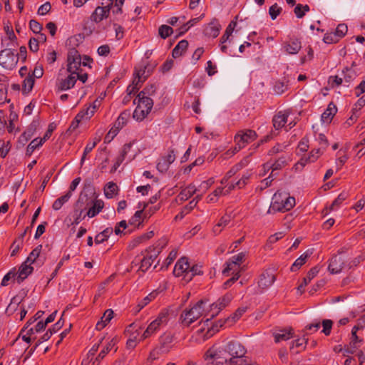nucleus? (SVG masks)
<instances>
[{
    "instance_id": "60",
    "label": "nucleus",
    "mask_w": 365,
    "mask_h": 365,
    "mask_svg": "<svg viewBox=\"0 0 365 365\" xmlns=\"http://www.w3.org/2000/svg\"><path fill=\"white\" fill-rule=\"evenodd\" d=\"M246 254L245 252H240L236 255L232 256L230 259L241 267V264L245 261Z\"/></svg>"
},
{
    "instance_id": "53",
    "label": "nucleus",
    "mask_w": 365,
    "mask_h": 365,
    "mask_svg": "<svg viewBox=\"0 0 365 365\" xmlns=\"http://www.w3.org/2000/svg\"><path fill=\"white\" fill-rule=\"evenodd\" d=\"M34 78L32 76H28L24 80V90L26 92H30L34 85Z\"/></svg>"
},
{
    "instance_id": "38",
    "label": "nucleus",
    "mask_w": 365,
    "mask_h": 365,
    "mask_svg": "<svg viewBox=\"0 0 365 365\" xmlns=\"http://www.w3.org/2000/svg\"><path fill=\"white\" fill-rule=\"evenodd\" d=\"M113 232L112 227H107L100 233H98L95 237L96 244H101L106 241L110 235Z\"/></svg>"
},
{
    "instance_id": "56",
    "label": "nucleus",
    "mask_w": 365,
    "mask_h": 365,
    "mask_svg": "<svg viewBox=\"0 0 365 365\" xmlns=\"http://www.w3.org/2000/svg\"><path fill=\"white\" fill-rule=\"evenodd\" d=\"M288 88V84L284 82L278 81L276 82L274 90L277 94H282Z\"/></svg>"
},
{
    "instance_id": "18",
    "label": "nucleus",
    "mask_w": 365,
    "mask_h": 365,
    "mask_svg": "<svg viewBox=\"0 0 365 365\" xmlns=\"http://www.w3.org/2000/svg\"><path fill=\"white\" fill-rule=\"evenodd\" d=\"M42 245L37 246L29 255L25 261L30 264H34L38 267H41L44 262V258L41 256Z\"/></svg>"
},
{
    "instance_id": "17",
    "label": "nucleus",
    "mask_w": 365,
    "mask_h": 365,
    "mask_svg": "<svg viewBox=\"0 0 365 365\" xmlns=\"http://www.w3.org/2000/svg\"><path fill=\"white\" fill-rule=\"evenodd\" d=\"M282 48L288 54L294 55L302 48V43L297 38H290L283 43Z\"/></svg>"
},
{
    "instance_id": "11",
    "label": "nucleus",
    "mask_w": 365,
    "mask_h": 365,
    "mask_svg": "<svg viewBox=\"0 0 365 365\" xmlns=\"http://www.w3.org/2000/svg\"><path fill=\"white\" fill-rule=\"evenodd\" d=\"M223 347L230 357L244 356L246 354L245 348L237 341H230Z\"/></svg>"
},
{
    "instance_id": "43",
    "label": "nucleus",
    "mask_w": 365,
    "mask_h": 365,
    "mask_svg": "<svg viewBox=\"0 0 365 365\" xmlns=\"http://www.w3.org/2000/svg\"><path fill=\"white\" fill-rule=\"evenodd\" d=\"M96 106L90 105L86 109L81 110L78 115L81 116L82 120H89L96 111Z\"/></svg>"
},
{
    "instance_id": "20",
    "label": "nucleus",
    "mask_w": 365,
    "mask_h": 365,
    "mask_svg": "<svg viewBox=\"0 0 365 365\" xmlns=\"http://www.w3.org/2000/svg\"><path fill=\"white\" fill-rule=\"evenodd\" d=\"M275 281V275L272 269H267L264 272L259 278V286L262 289L270 287Z\"/></svg>"
},
{
    "instance_id": "32",
    "label": "nucleus",
    "mask_w": 365,
    "mask_h": 365,
    "mask_svg": "<svg viewBox=\"0 0 365 365\" xmlns=\"http://www.w3.org/2000/svg\"><path fill=\"white\" fill-rule=\"evenodd\" d=\"M113 312L112 309H107L101 319L97 322L96 328L98 330L103 329L107 324L113 319Z\"/></svg>"
},
{
    "instance_id": "33",
    "label": "nucleus",
    "mask_w": 365,
    "mask_h": 365,
    "mask_svg": "<svg viewBox=\"0 0 365 365\" xmlns=\"http://www.w3.org/2000/svg\"><path fill=\"white\" fill-rule=\"evenodd\" d=\"M203 274V271L202 269V266L200 264H190L189 271H187L185 274V282H190L193 277L196 275H201Z\"/></svg>"
},
{
    "instance_id": "58",
    "label": "nucleus",
    "mask_w": 365,
    "mask_h": 365,
    "mask_svg": "<svg viewBox=\"0 0 365 365\" xmlns=\"http://www.w3.org/2000/svg\"><path fill=\"white\" fill-rule=\"evenodd\" d=\"M282 8L279 7L277 4H273L269 7V14L272 19H275L277 16L280 14Z\"/></svg>"
},
{
    "instance_id": "27",
    "label": "nucleus",
    "mask_w": 365,
    "mask_h": 365,
    "mask_svg": "<svg viewBox=\"0 0 365 365\" xmlns=\"http://www.w3.org/2000/svg\"><path fill=\"white\" fill-rule=\"evenodd\" d=\"M199 189L193 184L188 185L185 188L182 189L177 197V200L180 202L185 201L190 198Z\"/></svg>"
},
{
    "instance_id": "23",
    "label": "nucleus",
    "mask_w": 365,
    "mask_h": 365,
    "mask_svg": "<svg viewBox=\"0 0 365 365\" xmlns=\"http://www.w3.org/2000/svg\"><path fill=\"white\" fill-rule=\"evenodd\" d=\"M289 113L287 111H279L273 118V126L276 130L286 127L288 121Z\"/></svg>"
},
{
    "instance_id": "10",
    "label": "nucleus",
    "mask_w": 365,
    "mask_h": 365,
    "mask_svg": "<svg viewBox=\"0 0 365 365\" xmlns=\"http://www.w3.org/2000/svg\"><path fill=\"white\" fill-rule=\"evenodd\" d=\"M117 344V339L115 338H113L110 339L103 349L101 351L98 356H96L95 359L91 358L88 361H83V364L84 365H98L101 360H102L106 354L110 351L113 349H114V352L117 351V347H115Z\"/></svg>"
},
{
    "instance_id": "8",
    "label": "nucleus",
    "mask_w": 365,
    "mask_h": 365,
    "mask_svg": "<svg viewBox=\"0 0 365 365\" xmlns=\"http://www.w3.org/2000/svg\"><path fill=\"white\" fill-rule=\"evenodd\" d=\"M19 54L11 48H5L0 51V65L6 69L12 70L19 61Z\"/></svg>"
},
{
    "instance_id": "22",
    "label": "nucleus",
    "mask_w": 365,
    "mask_h": 365,
    "mask_svg": "<svg viewBox=\"0 0 365 365\" xmlns=\"http://www.w3.org/2000/svg\"><path fill=\"white\" fill-rule=\"evenodd\" d=\"M91 207L86 212V215L89 218H92L99 214L104 207V202L101 200H94L91 202L87 201Z\"/></svg>"
},
{
    "instance_id": "6",
    "label": "nucleus",
    "mask_w": 365,
    "mask_h": 365,
    "mask_svg": "<svg viewBox=\"0 0 365 365\" xmlns=\"http://www.w3.org/2000/svg\"><path fill=\"white\" fill-rule=\"evenodd\" d=\"M90 58L85 56L83 61L78 51L75 48H70L67 56V71L71 73H74L81 71V66H88V62L90 61Z\"/></svg>"
},
{
    "instance_id": "31",
    "label": "nucleus",
    "mask_w": 365,
    "mask_h": 365,
    "mask_svg": "<svg viewBox=\"0 0 365 365\" xmlns=\"http://www.w3.org/2000/svg\"><path fill=\"white\" fill-rule=\"evenodd\" d=\"M242 268L230 259L227 261L225 264V268L222 270V273L227 276L230 274L235 275V274H240Z\"/></svg>"
},
{
    "instance_id": "63",
    "label": "nucleus",
    "mask_w": 365,
    "mask_h": 365,
    "mask_svg": "<svg viewBox=\"0 0 365 365\" xmlns=\"http://www.w3.org/2000/svg\"><path fill=\"white\" fill-rule=\"evenodd\" d=\"M17 274L16 272L14 270H11L9 271L6 274L4 275L2 281H1V285L2 286H7L9 284V282L15 277V276H16Z\"/></svg>"
},
{
    "instance_id": "41",
    "label": "nucleus",
    "mask_w": 365,
    "mask_h": 365,
    "mask_svg": "<svg viewBox=\"0 0 365 365\" xmlns=\"http://www.w3.org/2000/svg\"><path fill=\"white\" fill-rule=\"evenodd\" d=\"M118 191V186L113 182H109L104 188V194L108 199L113 198Z\"/></svg>"
},
{
    "instance_id": "39",
    "label": "nucleus",
    "mask_w": 365,
    "mask_h": 365,
    "mask_svg": "<svg viewBox=\"0 0 365 365\" xmlns=\"http://www.w3.org/2000/svg\"><path fill=\"white\" fill-rule=\"evenodd\" d=\"M286 165V160L284 158H280L274 163H267L264 164V168L268 170H272V173L277 170H280Z\"/></svg>"
},
{
    "instance_id": "5",
    "label": "nucleus",
    "mask_w": 365,
    "mask_h": 365,
    "mask_svg": "<svg viewBox=\"0 0 365 365\" xmlns=\"http://www.w3.org/2000/svg\"><path fill=\"white\" fill-rule=\"evenodd\" d=\"M205 302L203 300L198 301L190 309L185 310L180 317L182 324L188 327L192 323L198 319L205 312Z\"/></svg>"
},
{
    "instance_id": "28",
    "label": "nucleus",
    "mask_w": 365,
    "mask_h": 365,
    "mask_svg": "<svg viewBox=\"0 0 365 365\" xmlns=\"http://www.w3.org/2000/svg\"><path fill=\"white\" fill-rule=\"evenodd\" d=\"M148 206V203H143V205L140 202L138 203V208L140 209L138 211H136L134 214V215L130 218L129 220V222L132 225H140L142 222L143 221L144 214L143 210L145 209V207Z\"/></svg>"
},
{
    "instance_id": "40",
    "label": "nucleus",
    "mask_w": 365,
    "mask_h": 365,
    "mask_svg": "<svg viewBox=\"0 0 365 365\" xmlns=\"http://www.w3.org/2000/svg\"><path fill=\"white\" fill-rule=\"evenodd\" d=\"M71 198V192H67L64 195L57 198L52 205L54 210H59L62 206Z\"/></svg>"
},
{
    "instance_id": "12",
    "label": "nucleus",
    "mask_w": 365,
    "mask_h": 365,
    "mask_svg": "<svg viewBox=\"0 0 365 365\" xmlns=\"http://www.w3.org/2000/svg\"><path fill=\"white\" fill-rule=\"evenodd\" d=\"M257 133L252 130L239 131L235 136V143L245 148L247 144L257 138Z\"/></svg>"
},
{
    "instance_id": "62",
    "label": "nucleus",
    "mask_w": 365,
    "mask_h": 365,
    "mask_svg": "<svg viewBox=\"0 0 365 365\" xmlns=\"http://www.w3.org/2000/svg\"><path fill=\"white\" fill-rule=\"evenodd\" d=\"M348 31L347 26L345 24H339L336 29L334 34L339 38H342Z\"/></svg>"
},
{
    "instance_id": "64",
    "label": "nucleus",
    "mask_w": 365,
    "mask_h": 365,
    "mask_svg": "<svg viewBox=\"0 0 365 365\" xmlns=\"http://www.w3.org/2000/svg\"><path fill=\"white\" fill-rule=\"evenodd\" d=\"M246 360L243 359V356L240 357H230L228 361V365H245Z\"/></svg>"
},
{
    "instance_id": "25",
    "label": "nucleus",
    "mask_w": 365,
    "mask_h": 365,
    "mask_svg": "<svg viewBox=\"0 0 365 365\" xmlns=\"http://www.w3.org/2000/svg\"><path fill=\"white\" fill-rule=\"evenodd\" d=\"M34 267L29 263H26V261L22 263L20 266L18 273L16 281L19 284L21 283L29 274L32 273Z\"/></svg>"
},
{
    "instance_id": "61",
    "label": "nucleus",
    "mask_w": 365,
    "mask_h": 365,
    "mask_svg": "<svg viewBox=\"0 0 365 365\" xmlns=\"http://www.w3.org/2000/svg\"><path fill=\"white\" fill-rule=\"evenodd\" d=\"M118 132L119 130L113 126L105 136L104 142L106 143H110Z\"/></svg>"
},
{
    "instance_id": "44",
    "label": "nucleus",
    "mask_w": 365,
    "mask_h": 365,
    "mask_svg": "<svg viewBox=\"0 0 365 365\" xmlns=\"http://www.w3.org/2000/svg\"><path fill=\"white\" fill-rule=\"evenodd\" d=\"M348 197L346 192H342L338 197L333 201L329 207V211L334 210L337 208Z\"/></svg>"
},
{
    "instance_id": "30",
    "label": "nucleus",
    "mask_w": 365,
    "mask_h": 365,
    "mask_svg": "<svg viewBox=\"0 0 365 365\" xmlns=\"http://www.w3.org/2000/svg\"><path fill=\"white\" fill-rule=\"evenodd\" d=\"M294 335L292 329L279 330L278 332H274L273 336L276 343H279L282 341H287L292 338Z\"/></svg>"
},
{
    "instance_id": "50",
    "label": "nucleus",
    "mask_w": 365,
    "mask_h": 365,
    "mask_svg": "<svg viewBox=\"0 0 365 365\" xmlns=\"http://www.w3.org/2000/svg\"><path fill=\"white\" fill-rule=\"evenodd\" d=\"M43 141L41 138H35L27 146L26 152L31 154L37 148L43 144Z\"/></svg>"
},
{
    "instance_id": "7",
    "label": "nucleus",
    "mask_w": 365,
    "mask_h": 365,
    "mask_svg": "<svg viewBox=\"0 0 365 365\" xmlns=\"http://www.w3.org/2000/svg\"><path fill=\"white\" fill-rule=\"evenodd\" d=\"M86 195H80L76 202L74 204L73 210L71 214L70 220L71 225H78L87 216L85 211L88 209L89 203L87 202Z\"/></svg>"
},
{
    "instance_id": "24",
    "label": "nucleus",
    "mask_w": 365,
    "mask_h": 365,
    "mask_svg": "<svg viewBox=\"0 0 365 365\" xmlns=\"http://www.w3.org/2000/svg\"><path fill=\"white\" fill-rule=\"evenodd\" d=\"M221 29V26L217 20H213L209 23L204 29V34L208 37L216 38Z\"/></svg>"
},
{
    "instance_id": "2",
    "label": "nucleus",
    "mask_w": 365,
    "mask_h": 365,
    "mask_svg": "<svg viewBox=\"0 0 365 365\" xmlns=\"http://www.w3.org/2000/svg\"><path fill=\"white\" fill-rule=\"evenodd\" d=\"M169 319V311L167 309H162L155 319L148 325L143 331L140 340H145L155 335L160 331L162 327L167 325Z\"/></svg>"
},
{
    "instance_id": "14",
    "label": "nucleus",
    "mask_w": 365,
    "mask_h": 365,
    "mask_svg": "<svg viewBox=\"0 0 365 365\" xmlns=\"http://www.w3.org/2000/svg\"><path fill=\"white\" fill-rule=\"evenodd\" d=\"M173 341L174 334L170 332L163 333L159 338L160 345L158 347L160 353H168L172 347Z\"/></svg>"
},
{
    "instance_id": "21",
    "label": "nucleus",
    "mask_w": 365,
    "mask_h": 365,
    "mask_svg": "<svg viewBox=\"0 0 365 365\" xmlns=\"http://www.w3.org/2000/svg\"><path fill=\"white\" fill-rule=\"evenodd\" d=\"M145 73V71L139 70L135 73V76L133 81V83L128 86L127 93L128 95H131L135 93L140 87L142 82L145 80V77L143 78V76Z\"/></svg>"
},
{
    "instance_id": "42",
    "label": "nucleus",
    "mask_w": 365,
    "mask_h": 365,
    "mask_svg": "<svg viewBox=\"0 0 365 365\" xmlns=\"http://www.w3.org/2000/svg\"><path fill=\"white\" fill-rule=\"evenodd\" d=\"M309 255H310V254H309L308 252H306L304 254H302L299 258H297L295 260V262H294V264H292V266L291 267V270L292 272H296L298 269H299V268L304 264H305V262H306L307 258L309 257Z\"/></svg>"
},
{
    "instance_id": "19",
    "label": "nucleus",
    "mask_w": 365,
    "mask_h": 365,
    "mask_svg": "<svg viewBox=\"0 0 365 365\" xmlns=\"http://www.w3.org/2000/svg\"><path fill=\"white\" fill-rule=\"evenodd\" d=\"M232 299V296L231 294H226L222 298H220L216 302L213 303L210 306L211 310L214 311V312L211 314V317L217 314L220 310L227 306L231 302Z\"/></svg>"
},
{
    "instance_id": "46",
    "label": "nucleus",
    "mask_w": 365,
    "mask_h": 365,
    "mask_svg": "<svg viewBox=\"0 0 365 365\" xmlns=\"http://www.w3.org/2000/svg\"><path fill=\"white\" fill-rule=\"evenodd\" d=\"M128 118V114L127 113H122L118 118H117L116 121L115 122L114 125H113L114 128L120 130L127 123Z\"/></svg>"
},
{
    "instance_id": "16",
    "label": "nucleus",
    "mask_w": 365,
    "mask_h": 365,
    "mask_svg": "<svg viewBox=\"0 0 365 365\" xmlns=\"http://www.w3.org/2000/svg\"><path fill=\"white\" fill-rule=\"evenodd\" d=\"M189 268L190 263L187 258L181 257L175 265L173 274L175 277H182V279L185 281V274L187 271H189Z\"/></svg>"
},
{
    "instance_id": "48",
    "label": "nucleus",
    "mask_w": 365,
    "mask_h": 365,
    "mask_svg": "<svg viewBox=\"0 0 365 365\" xmlns=\"http://www.w3.org/2000/svg\"><path fill=\"white\" fill-rule=\"evenodd\" d=\"M100 140H101L100 138H96V141L89 142L87 143V145L84 149L82 158L81 159V165L83 164V163L86 160V155L96 147V145H97V143L98 142H100Z\"/></svg>"
},
{
    "instance_id": "29",
    "label": "nucleus",
    "mask_w": 365,
    "mask_h": 365,
    "mask_svg": "<svg viewBox=\"0 0 365 365\" xmlns=\"http://www.w3.org/2000/svg\"><path fill=\"white\" fill-rule=\"evenodd\" d=\"M337 112V108L336 106L333 103H330L327 108L324 111V113L322 114V121L324 123H330L333 117L335 115V114Z\"/></svg>"
},
{
    "instance_id": "13",
    "label": "nucleus",
    "mask_w": 365,
    "mask_h": 365,
    "mask_svg": "<svg viewBox=\"0 0 365 365\" xmlns=\"http://www.w3.org/2000/svg\"><path fill=\"white\" fill-rule=\"evenodd\" d=\"M136 328V325L135 323L130 324L125 329V333L129 334V338L126 342V346L128 349H134L137 344L140 341V337L139 338V331Z\"/></svg>"
},
{
    "instance_id": "34",
    "label": "nucleus",
    "mask_w": 365,
    "mask_h": 365,
    "mask_svg": "<svg viewBox=\"0 0 365 365\" xmlns=\"http://www.w3.org/2000/svg\"><path fill=\"white\" fill-rule=\"evenodd\" d=\"M187 46V41L182 40L179 41L172 51L173 57L176 58L182 56L186 51Z\"/></svg>"
},
{
    "instance_id": "47",
    "label": "nucleus",
    "mask_w": 365,
    "mask_h": 365,
    "mask_svg": "<svg viewBox=\"0 0 365 365\" xmlns=\"http://www.w3.org/2000/svg\"><path fill=\"white\" fill-rule=\"evenodd\" d=\"M307 342V339L306 338H299L292 343L290 349L293 350L295 347L298 348L299 350H297V352L304 350L306 347Z\"/></svg>"
},
{
    "instance_id": "51",
    "label": "nucleus",
    "mask_w": 365,
    "mask_h": 365,
    "mask_svg": "<svg viewBox=\"0 0 365 365\" xmlns=\"http://www.w3.org/2000/svg\"><path fill=\"white\" fill-rule=\"evenodd\" d=\"M319 272V269L317 267H314L312 268L308 273L307 274L306 277L303 278V285H307L312 279H314L317 274Z\"/></svg>"
},
{
    "instance_id": "37",
    "label": "nucleus",
    "mask_w": 365,
    "mask_h": 365,
    "mask_svg": "<svg viewBox=\"0 0 365 365\" xmlns=\"http://www.w3.org/2000/svg\"><path fill=\"white\" fill-rule=\"evenodd\" d=\"M230 222V217L228 215L222 216L220 221L213 227L212 232L217 235H219L222 229L226 227Z\"/></svg>"
},
{
    "instance_id": "3",
    "label": "nucleus",
    "mask_w": 365,
    "mask_h": 365,
    "mask_svg": "<svg viewBox=\"0 0 365 365\" xmlns=\"http://www.w3.org/2000/svg\"><path fill=\"white\" fill-rule=\"evenodd\" d=\"M205 359L208 361L207 365H228L230 356L223 346L214 345L205 354Z\"/></svg>"
},
{
    "instance_id": "55",
    "label": "nucleus",
    "mask_w": 365,
    "mask_h": 365,
    "mask_svg": "<svg viewBox=\"0 0 365 365\" xmlns=\"http://www.w3.org/2000/svg\"><path fill=\"white\" fill-rule=\"evenodd\" d=\"M322 332L326 335L329 336L331 333V330L333 325V322L331 319H324L322 321Z\"/></svg>"
},
{
    "instance_id": "49",
    "label": "nucleus",
    "mask_w": 365,
    "mask_h": 365,
    "mask_svg": "<svg viewBox=\"0 0 365 365\" xmlns=\"http://www.w3.org/2000/svg\"><path fill=\"white\" fill-rule=\"evenodd\" d=\"M356 76V73L352 68H346L343 70V79L347 83L352 81Z\"/></svg>"
},
{
    "instance_id": "54",
    "label": "nucleus",
    "mask_w": 365,
    "mask_h": 365,
    "mask_svg": "<svg viewBox=\"0 0 365 365\" xmlns=\"http://www.w3.org/2000/svg\"><path fill=\"white\" fill-rule=\"evenodd\" d=\"M152 257H144L141 260L140 269L145 272L152 265Z\"/></svg>"
},
{
    "instance_id": "9",
    "label": "nucleus",
    "mask_w": 365,
    "mask_h": 365,
    "mask_svg": "<svg viewBox=\"0 0 365 365\" xmlns=\"http://www.w3.org/2000/svg\"><path fill=\"white\" fill-rule=\"evenodd\" d=\"M346 257L342 252H339L337 255L333 256L329 263L328 270L332 274L340 273L346 266Z\"/></svg>"
},
{
    "instance_id": "15",
    "label": "nucleus",
    "mask_w": 365,
    "mask_h": 365,
    "mask_svg": "<svg viewBox=\"0 0 365 365\" xmlns=\"http://www.w3.org/2000/svg\"><path fill=\"white\" fill-rule=\"evenodd\" d=\"M75 74L69 73V75L62 79L58 80L56 84L57 92H61L72 88L76 84Z\"/></svg>"
},
{
    "instance_id": "26",
    "label": "nucleus",
    "mask_w": 365,
    "mask_h": 365,
    "mask_svg": "<svg viewBox=\"0 0 365 365\" xmlns=\"http://www.w3.org/2000/svg\"><path fill=\"white\" fill-rule=\"evenodd\" d=\"M110 10L105 6H97L91 16V21L99 23L103 19L108 17Z\"/></svg>"
},
{
    "instance_id": "57",
    "label": "nucleus",
    "mask_w": 365,
    "mask_h": 365,
    "mask_svg": "<svg viewBox=\"0 0 365 365\" xmlns=\"http://www.w3.org/2000/svg\"><path fill=\"white\" fill-rule=\"evenodd\" d=\"M205 160L202 157L197 158L192 163L190 164L187 167L184 169V173L188 174L193 167L201 165L203 164Z\"/></svg>"
},
{
    "instance_id": "45",
    "label": "nucleus",
    "mask_w": 365,
    "mask_h": 365,
    "mask_svg": "<svg viewBox=\"0 0 365 365\" xmlns=\"http://www.w3.org/2000/svg\"><path fill=\"white\" fill-rule=\"evenodd\" d=\"M157 293L151 292L148 296L145 297L143 299H141L138 304V312L140 311L148 304H149L151 301L155 299Z\"/></svg>"
},
{
    "instance_id": "52",
    "label": "nucleus",
    "mask_w": 365,
    "mask_h": 365,
    "mask_svg": "<svg viewBox=\"0 0 365 365\" xmlns=\"http://www.w3.org/2000/svg\"><path fill=\"white\" fill-rule=\"evenodd\" d=\"M173 32V29L168 25H162L159 27L158 33L162 38H166Z\"/></svg>"
},
{
    "instance_id": "1",
    "label": "nucleus",
    "mask_w": 365,
    "mask_h": 365,
    "mask_svg": "<svg viewBox=\"0 0 365 365\" xmlns=\"http://www.w3.org/2000/svg\"><path fill=\"white\" fill-rule=\"evenodd\" d=\"M155 91V86L151 84L146 86L138 95V106L133 112V118L136 120H143L151 111L153 101L150 98V96H153Z\"/></svg>"
},
{
    "instance_id": "4",
    "label": "nucleus",
    "mask_w": 365,
    "mask_h": 365,
    "mask_svg": "<svg viewBox=\"0 0 365 365\" xmlns=\"http://www.w3.org/2000/svg\"><path fill=\"white\" fill-rule=\"evenodd\" d=\"M295 205V199L287 193L277 192L272 197L270 209L274 211L286 212Z\"/></svg>"
},
{
    "instance_id": "36",
    "label": "nucleus",
    "mask_w": 365,
    "mask_h": 365,
    "mask_svg": "<svg viewBox=\"0 0 365 365\" xmlns=\"http://www.w3.org/2000/svg\"><path fill=\"white\" fill-rule=\"evenodd\" d=\"M250 163L249 157L244 158L240 163L234 165L227 173V177L231 178L235 175L238 171L246 167Z\"/></svg>"
},
{
    "instance_id": "59",
    "label": "nucleus",
    "mask_w": 365,
    "mask_h": 365,
    "mask_svg": "<svg viewBox=\"0 0 365 365\" xmlns=\"http://www.w3.org/2000/svg\"><path fill=\"white\" fill-rule=\"evenodd\" d=\"M169 167L170 164H168L163 157L161 158L157 163V169L161 173L166 172Z\"/></svg>"
},
{
    "instance_id": "35",
    "label": "nucleus",
    "mask_w": 365,
    "mask_h": 365,
    "mask_svg": "<svg viewBox=\"0 0 365 365\" xmlns=\"http://www.w3.org/2000/svg\"><path fill=\"white\" fill-rule=\"evenodd\" d=\"M322 153L323 151L321 150V148L314 149L311 151L307 158H302L299 163L302 166H304L306 163H313L316 161Z\"/></svg>"
}]
</instances>
